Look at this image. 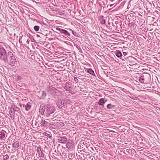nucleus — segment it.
<instances>
[{"mask_svg": "<svg viewBox=\"0 0 160 160\" xmlns=\"http://www.w3.org/2000/svg\"><path fill=\"white\" fill-rule=\"evenodd\" d=\"M55 110V107L50 104L46 106L40 105L39 108L40 114L44 115L45 117L48 118V119L52 118L53 116L52 114Z\"/></svg>", "mask_w": 160, "mask_h": 160, "instance_id": "f257e3e1", "label": "nucleus"}, {"mask_svg": "<svg viewBox=\"0 0 160 160\" xmlns=\"http://www.w3.org/2000/svg\"><path fill=\"white\" fill-rule=\"evenodd\" d=\"M0 59L5 62H8V57L6 50L3 48H0Z\"/></svg>", "mask_w": 160, "mask_h": 160, "instance_id": "f03ea898", "label": "nucleus"}, {"mask_svg": "<svg viewBox=\"0 0 160 160\" xmlns=\"http://www.w3.org/2000/svg\"><path fill=\"white\" fill-rule=\"evenodd\" d=\"M8 58L9 59V64L11 66H14L17 63V61L15 56L11 52H8Z\"/></svg>", "mask_w": 160, "mask_h": 160, "instance_id": "7ed1b4c3", "label": "nucleus"}, {"mask_svg": "<svg viewBox=\"0 0 160 160\" xmlns=\"http://www.w3.org/2000/svg\"><path fill=\"white\" fill-rule=\"evenodd\" d=\"M56 29L59 31L60 33L57 32L58 34H60V33L64 35L65 37H69L70 36V33L67 31L66 30L61 28H59L57 27L56 28Z\"/></svg>", "mask_w": 160, "mask_h": 160, "instance_id": "20e7f679", "label": "nucleus"}, {"mask_svg": "<svg viewBox=\"0 0 160 160\" xmlns=\"http://www.w3.org/2000/svg\"><path fill=\"white\" fill-rule=\"evenodd\" d=\"M65 100L63 99H60L57 101V105L59 108H61L64 106Z\"/></svg>", "mask_w": 160, "mask_h": 160, "instance_id": "39448f33", "label": "nucleus"}, {"mask_svg": "<svg viewBox=\"0 0 160 160\" xmlns=\"http://www.w3.org/2000/svg\"><path fill=\"white\" fill-rule=\"evenodd\" d=\"M74 143L72 140H69L66 144V147L70 150L73 149L74 147Z\"/></svg>", "mask_w": 160, "mask_h": 160, "instance_id": "423d86ee", "label": "nucleus"}, {"mask_svg": "<svg viewBox=\"0 0 160 160\" xmlns=\"http://www.w3.org/2000/svg\"><path fill=\"white\" fill-rule=\"evenodd\" d=\"M40 124L41 126H42L44 127H49L50 125V123L47 122L43 119H41L40 121Z\"/></svg>", "mask_w": 160, "mask_h": 160, "instance_id": "0eeeda50", "label": "nucleus"}, {"mask_svg": "<svg viewBox=\"0 0 160 160\" xmlns=\"http://www.w3.org/2000/svg\"><path fill=\"white\" fill-rule=\"evenodd\" d=\"M42 149L40 147L37 148V151L38 154V156L40 157H43L44 156V154L42 152Z\"/></svg>", "mask_w": 160, "mask_h": 160, "instance_id": "6e6552de", "label": "nucleus"}, {"mask_svg": "<svg viewBox=\"0 0 160 160\" xmlns=\"http://www.w3.org/2000/svg\"><path fill=\"white\" fill-rule=\"evenodd\" d=\"M58 142L61 143H65L67 140L68 138L64 137H60L58 139Z\"/></svg>", "mask_w": 160, "mask_h": 160, "instance_id": "1a4fd4ad", "label": "nucleus"}, {"mask_svg": "<svg viewBox=\"0 0 160 160\" xmlns=\"http://www.w3.org/2000/svg\"><path fill=\"white\" fill-rule=\"evenodd\" d=\"M49 92L52 95H54L58 90L56 89L54 87H50L48 89Z\"/></svg>", "mask_w": 160, "mask_h": 160, "instance_id": "9d476101", "label": "nucleus"}, {"mask_svg": "<svg viewBox=\"0 0 160 160\" xmlns=\"http://www.w3.org/2000/svg\"><path fill=\"white\" fill-rule=\"evenodd\" d=\"M6 132L4 130H2L0 131V139L4 140L5 139V135Z\"/></svg>", "mask_w": 160, "mask_h": 160, "instance_id": "9b49d317", "label": "nucleus"}, {"mask_svg": "<svg viewBox=\"0 0 160 160\" xmlns=\"http://www.w3.org/2000/svg\"><path fill=\"white\" fill-rule=\"evenodd\" d=\"M16 109H19V108L17 107H15V106L14 108L11 107L9 111L10 114L13 115L14 114L15 111L17 110Z\"/></svg>", "mask_w": 160, "mask_h": 160, "instance_id": "f8f14e48", "label": "nucleus"}, {"mask_svg": "<svg viewBox=\"0 0 160 160\" xmlns=\"http://www.w3.org/2000/svg\"><path fill=\"white\" fill-rule=\"evenodd\" d=\"M23 105V106L25 107V110L27 111L29 110L31 107V103L30 102H28L26 105Z\"/></svg>", "mask_w": 160, "mask_h": 160, "instance_id": "ddd939ff", "label": "nucleus"}, {"mask_svg": "<svg viewBox=\"0 0 160 160\" xmlns=\"http://www.w3.org/2000/svg\"><path fill=\"white\" fill-rule=\"evenodd\" d=\"M107 100H105L104 98H101L98 102V104L99 105H103L106 102Z\"/></svg>", "mask_w": 160, "mask_h": 160, "instance_id": "4468645a", "label": "nucleus"}, {"mask_svg": "<svg viewBox=\"0 0 160 160\" xmlns=\"http://www.w3.org/2000/svg\"><path fill=\"white\" fill-rule=\"evenodd\" d=\"M47 94L45 92L42 91V95L39 96V98L40 99H43L45 98Z\"/></svg>", "mask_w": 160, "mask_h": 160, "instance_id": "2eb2a0df", "label": "nucleus"}, {"mask_svg": "<svg viewBox=\"0 0 160 160\" xmlns=\"http://www.w3.org/2000/svg\"><path fill=\"white\" fill-rule=\"evenodd\" d=\"M101 23L102 24H105L106 21L105 19L104 18L103 16H102L100 17L99 19Z\"/></svg>", "mask_w": 160, "mask_h": 160, "instance_id": "dca6fc26", "label": "nucleus"}, {"mask_svg": "<svg viewBox=\"0 0 160 160\" xmlns=\"http://www.w3.org/2000/svg\"><path fill=\"white\" fill-rule=\"evenodd\" d=\"M115 54L116 55L118 58H120L122 57V53L119 50H117Z\"/></svg>", "mask_w": 160, "mask_h": 160, "instance_id": "f3484780", "label": "nucleus"}, {"mask_svg": "<svg viewBox=\"0 0 160 160\" xmlns=\"http://www.w3.org/2000/svg\"><path fill=\"white\" fill-rule=\"evenodd\" d=\"M19 141H17L14 142L12 145V147L13 148H17L19 146Z\"/></svg>", "mask_w": 160, "mask_h": 160, "instance_id": "a211bd4d", "label": "nucleus"}, {"mask_svg": "<svg viewBox=\"0 0 160 160\" xmlns=\"http://www.w3.org/2000/svg\"><path fill=\"white\" fill-rule=\"evenodd\" d=\"M88 73H90L93 75H95V74L94 71L91 68H88L87 70Z\"/></svg>", "mask_w": 160, "mask_h": 160, "instance_id": "6ab92c4d", "label": "nucleus"}, {"mask_svg": "<svg viewBox=\"0 0 160 160\" xmlns=\"http://www.w3.org/2000/svg\"><path fill=\"white\" fill-rule=\"evenodd\" d=\"M115 107V105H112L111 104H109L107 106V108L108 109L113 108Z\"/></svg>", "mask_w": 160, "mask_h": 160, "instance_id": "aec40b11", "label": "nucleus"}, {"mask_svg": "<svg viewBox=\"0 0 160 160\" xmlns=\"http://www.w3.org/2000/svg\"><path fill=\"white\" fill-rule=\"evenodd\" d=\"M144 76H142L140 78L139 81L141 83H144Z\"/></svg>", "mask_w": 160, "mask_h": 160, "instance_id": "412c9836", "label": "nucleus"}, {"mask_svg": "<svg viewBox=\"0 0 160 160\" xmlns=\"http://www.w3.org/2000/svg\"><path fill=\"white\" fill-rule=\"evenodd\" d=\"M43 134L44 135L47 136V137L49 138L50 139H52V137L49 134H48L47 132H44Z\"/></svg>", "mask_w": 160, "mask_h": 160, "instance_id": "4be33fe9", "label": "nucleus"}, {"mask_svg": "<svg viewBox=\"0 0 160 160\" xmlns=\"http://www.w3.org/2000/svg\"><path fill=\"white\" fill-rule=\"evenodd\" d=\"M39 26H38L36 25L34 26V29L36 31H38L39 29Z\"/></svg>", "mask_w": 160, "mask_h": 160, "instance_id": "5701e85b", "label": "nucleus"}, {"mask_svg": "<svg viewBox=\"0 0 160 160\" xmlns=\"http://www.w3.org/2000/svg\"><path fill=\"white\" fill-rule=\"evenodd\" d=\"M46 36H52V33L51 31H49L46 34Z\"/></svg>", "mask_w": 160, "mask_h": 160, "instance_id": "b1692460", "label": "nucleus"}, {"mask_svg": "<svg viewBox=\"0 0 160 160\" xmlns=\"http://www.w3.org/2000/svg\"><path fill=\"white\" fill-rule=\"evenodd\" d=\"M71 88V87H68V85L64 87V89L67 91H69Z\"/></svg>", "mask_w": 160, "mask_h": 160, "instance_id": "393cba45", "label": "nucleus"}, {"mask_svg": "<svg viewBox=\"0 0 160 160\" xmlns=\"http://www.w3.org/2000/svg\"><path fill=\"white\" fill-rule=\"evenodd\" d=\"M9 156L8 154H6V155L4 156L3 157L4 160H7L9 158Z\"/></svg>", "mask_w": 160, "mask_h": 160, "instance_id": "a878e982", "label": "nucleus"}, {"mask_svg": "<svg viewBox=\"0 0 160 160\" xmlns=\"http://www.w3.org/2000/svg\"><path fill=\"white\" fill-rule=\"evenodd\" d=\"M72 34L74 35L75 36H76L77 35V33L76 32L72 30Z\"/></svg>", "mask_w": 160, "mask_h": 160, "instance_id": "bb28decb", "label": "nucleus"}, {"mask_svg": "<svg viewBox=\"0 0 160 160\" xmlns=\"http://www.w3.org/2000/svg\"><path fill=\"white\" fill-rule=\"evenodd\" d=\"M74 80L75 82H78V80L77 78L75 77L74 78Z\"/></svg>", "mask_w": 160, "mask_h": 160, "instance_id": "cd10ccee", "label": "nucleus"}, {"mask_svg": "<svg viewBox=\"0 0 160 160\" xmlns=\"http://www.w3.org/2000/svg\"><path fill=\"white\" fill-rule=\"evenodd\" d=\"M27 36H28V37L29 38H32V36L30 34H29L28 35H27Z\"/></svg>", "mask_w": 160, "mask_h": 160, "instance_id": "c85d7f7f", "label": "nucleus"}, {"mask_svg": "<svg viewBox=\"0 0 160 160\" xmlns=\"http://www.w3.org/2000/svg\"><path fill=\"white\" fill-rule=\"evenodd\" d=\"M123 54L124 56H126L127 55V53L126 52H123Z\"/></svg>", "mask_w": 160, "mask_h": 160, "instance_id": "c756f323", "label": "nucleus"}, {"mask_svg": "<svg viewBox=\"0 0 160 160\" xmlns=\"http://www.w3.org/2000/svg\"><path fill=\"white\" fill-rule=\"evenodd\" d=\"M18 80H21L22 79V78L21 77V76H19L18 77Z\"/></svg>", "mask_w": 160, "mask_h": 160, "instance_id": "7c9ffc66", "label": "nucleus"}, {"mask_svg": "<svg viewBox=\"0 0 160 160\" xmlns=\"http://www.w3.org/2000/svg\"><path fill=\"white\" fill-rule=\"evenodd\" d=\"M30 41V40L28 39V40H27V41L26 42H27V43L28 44V43H29V42Z\"/></svg>", "mask_w": 160, "mask_h": 160, "instance_id": "2f4dec72", "label": "nucleus"}, {"mask_svg": "<svg viewBox=\"0 0 160 160\" xmlns=\"http://www.w3.org/2000/svg\"><path fill=\"white\" fill-rule=\"evenodd\" d=\"M36 36H37V37H40V36H39V35H38V34H37Z\"/></svg>", "mask_w": 160, "mask_h": 160, "instance_id": "473e14b6", "label": "nucleus"}, {"mask_svg": "<svg viewBox=\"0 0 160 160\" xmlns=\"http://www.w3.org/2000/svg\"><path fill=\"white\" fill-rule=\"evenodd\" d=\"M13 115V116L12 117H11V118L12 119H13L14 118V116Z\"/></svg>", "mask_w": 160, "mask_h": 160, "instance_id": "72a5a7b5", "label": "nucleus"}, {"mask_svg": "<svg viewBox=\"0 0 160 160\" xmlns=\"http://www.w3.org/2000/svg\"><path fill=\"white\" fill-rule=\"evenodd\" d=\"M39 160H44L42 158H40Z\"/></svg>", "mask_w": 160, "mask_h": 160, "instance_id": "f704fd0d", "label": "nucleus"}]
</instances>
